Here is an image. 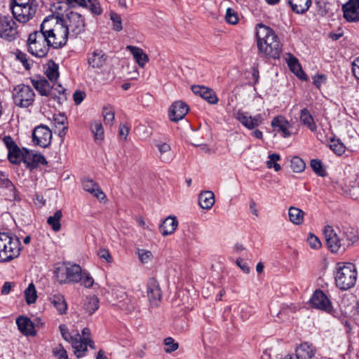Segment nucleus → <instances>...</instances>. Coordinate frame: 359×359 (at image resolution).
Segmentation results:
<instances>
[{
    "label": "nucleus",
    "instance_id": "nucleus-1",
    "mask_svg": "<svg viewBox=\"0 0 359 359\" xmlns=\"http://www.w3.org/2000/svg\"><path fill=\"white\" fill-rule=\"evenodd\" d=\"M256 29L259 53L266 57L279 58L282 48L278 37L274 31L263 24H258Z\"/></svg>",
    "mask_w": 359,
    "mask_h": 359
},
{
    "label": "nucleus",
    "instance_id": "nucleus-63",
    "mask_svg": "<svg viewBox=\"0 0 359 359\" xmlns=\"http://www.w3.org/2000/svg\"><path fill=\"white\" fill-rule=\"evenodd\" d=\"M269 160L266 162L267 167L271 168L273 164L280 159V156L277 154H272L269 156Z\"/></svg>",
    "mask_w": 359,
    "mask_h": 359
},
{
    "label": "nucleus",
    "instance_id": "nucleus-60",
    "mask_svg": "<svg viewBox=\"0 0 359 359\" xmlns=\"http://www.w3.org/2000/svg\"><path fill=\"white\" fill-rule=\"evenodd\" d=\"M66 3L71 7H83L87 8V3L86 0H66Z\"/></svg>",
    "mask_w": 359,
    "mask_h": 359
},
{
    "label": "nucleus",
    "instance_id": "nucleus-53",
    "mask_svg": "<svg viewBox=\"0 0 359 359\" xmlns=\"http://www.w3.org/2000/svg\"><path fill=\"white\" fill-rule=\"evenodd\" d=\"M110 17L113 22L114 29L117 32L121 31L123 28L121 16L116 13H111Z\"/></svg>",
    "mask_w": 359,
    "mask_h": 359
},
{
    "label": "nucleus",
    "instance_id": "nucleus-62",
    "mask_svg": "<svg viewBox=\"0 0 359 359\" xmlns=\"http://www.w3.org/2000/svg\"><path fill=\"white\" fill-rule=\"evenodd\" d=\"M59 328L63 339L67 341L71 342V337H72L70 336L67 326L65 325H60Z\"/></svg>",
    "mask_w": 359,
    "mask_h": 359
},
{
    "label": "nucleus",
    "instance_id": "nucleus-3",
    "mask_svg": "<svg viewBox=\"0 0 359 359\" xmlns=\"http://www.w3.org/2000/svg\"><path fill=\"white\" fill-rule=\"evenodd\" d=\"M334 275L335 285L341 290H347L354 287L358 278L357 268L351 262H338Z\"/></svg>",
    "mask_w": 359,
    "mask_h": 359
},
{
    "label": "nucleus",
    "instance_id": "nucleus-31",
    "mask_svg": "<svg viewBox=\"0 0 359 359\" xmlns=\"http://www.w3.org/2000/svg\"><path fill=\"white\" fill-rule=\"evenodd\" d=\"M127 49L130 50L136 62L141 67H144L149 62V57L142 49L133 46H128Z\"/></svg>",
    "mask_w": 359,
    "mask_h": 359
},
{
    "label": "nucleus",
    "instance_id": "nucleus-48",
    "mask_svg": "<svg viewBox=\"0 0 359 359\" xmlns=\"http://www.w3.org/2000/svg\"><path fill=\"white\" fill-rule=\"evenodd\" d=\"M102 115L105 124L111 126L113 124L115 113L110 106H105L102 108Z\"/></svg>",
    "mask_w": 359,
    "mask_h": 359
},
{
    "label": "nucleus",
    "instance_id": "nucleus-32",
    "mask_svg": "<svg viewBox=\"0 0 359 359\" xmlns=\"http://www.w3.org/2000/svg\"><path fill=\"white\" fill-rule=\"evenodd\" d=\"M155 146L158 148L160 153L159 158L162 162L170 163L173 158L170 144L165 142H158Z\"/></svg>",
    "mask_w": 359,
    "mask_h": 359
},
{
    "label": "nucleus",
    "instance_id": "nucleus-12",
    "mask_svg": "<svg viewBox=\"0 0 359 359\" xmlns=\"http://www.w3.org/2000/svg\"><path fill=\"white\" fill-rule=\"evenodd\" d=\"M310 304L313 308L330 313L332 305L327 296L320 290H317L310 299Z\"/></svg>",
    "mask_w": 359,
    "mask_h": 359
},
{
    "label": "nucleus",
    "instance_id": "nucleus-39",
    "mask_svg": "<svg viewBox=\"0 0 359 359\" xmlns=\"http://www.w3.org/2000/svg\"><path fill=\"white\" fill-rule=\"evenodd\" d=\"M90 130L94 135V139L96 142H101L104 139V129L102 123L100 121L95 120L91 123Z\"/></svg>",
    "mask_w": 359,
    "mask_h": 359
},
{
    "label": "nucleus",
    "instance_id": "nucleus-10",
    "mask_svg": "<svg viewBox=\"0 0 359 359\" xmlns=\"http://www.w3.org/2000/svg\"><path fill=\"white\" fill-rule=\"evenodd\" d=\"M323 234L326 245L332 253L342 252L340 229L327 225L324 227Z\"/></svg>",
    "mask_w": 359,
    "mask_h": 359
},
{
    "label": "nucleus",
    "instance_id": "nucleus-54",
    "mask_svg": "<svg viewBox=\"0 0 359 359\" xmlns=\"http://www.w3.org/2000/svg\"><path fill=\"white\" fill-rule=\"evenodd\" d=\"M137 255L140 260L143 264L147 263L152 257L151 252L144 249H139L137 250Z\"/></svg>",
    "mask_w": 359,
    "mask_h": 359
},
{
    "label": "nucleus",
    "instance_id": "nucleus-13",
    "mask_svg": "<svg viewBox=\"0 0 359 359\" xmlns=\"http://www.w3.org/2000/svg\"><path fill=\"white\" fill-rule=\"evenodd\" d=\"M147 293L150 305L157 307L162 298V292L158 282L154 278L149 279L147 285Z\"/></svg>",
    "mask_w": 359,
    "mask_h": 359
},
{
    "label": "nucleus",
    "instance_id": "nucleus-47",
    "mask_svg": "<svg viewBox=\"0 0 359 359\" xmlns=\"http://www.w3.org/2000/svg\"><path fill=\"white\" fill-rule=\"evenodd\" d=\"M310 164L313 172L318 176L325 177L327 175L326 170L320 160L312 159Z\"/></svg>",
    "mask_w": 359,
    "mask_h": 359
},
{
    "label": "nucleus",
    "instance_id": "nucleus-59",
    "mask_svg": "<svg viewBox=\"0 0 359 359\" xmlns=\"http://www.w3.org/2000/svg\"><path fill=\"white\" fill-rule=\"evenodd\" d=\"M86 97V93L82 90H76L73 94L74 101L76 105L80 104Z\"/></svg>",
    "mask_w": 359,
    "mask_h": 359
},
{
    "label": "nucleus",
    "instance_id": "nucleus-52",
    "mask_svg": "<svg viewBox=\"0 0 359 359\" xmlns=\"http://www.w3.org/2000/svg\"><path fill=\"white\" fill-rule=\"evenodd\" d=\"M164 344L167 346V348H165L166 353L175 351L179 347L178 344L175 342V340L172 337L165 338L164 339Z\"/></svg>",
    "mask_w": 359,
    "mask_h": 359
},
{
    "label": "nucleus",
    "instance_id": "nucleus-26",
    "mask_svg": "<svg viewBox=\"0 0 359 359\" xmlns=\"http://www.w3.org/2000/svg\"><path fill=\"white\" fill-rule=\"evenodd\" d=\"M83 188L86 191L89 192L98 200L102 201L106 198L104 193L101 190L98 184L90 179H86L82 182Z\"/></svg>",
    "mask_w": 359,
    "mask_h": 359
},
{
    "label": "nucleus",
    "instance_id": "nucleus-61",
    "mask_svg": "<svg viewBox=\"0 0 359 359\" xmlns=\"http://www.w3.org/2000/svg\"><path fill=\"white\" fill-rule=\"evenodd\" d=\"M97 255L100 258L104 259L108 263L112 261L109 252L106 249H100L97 252Z\"/></svg>",
    "mask_w": 359,
    "mask_h": 359
},
{
    "label": "nucleus",
    "instance_id": "nucleus-36",
    "mask_svg": "<svg viewBox=\"0 0 359 359\" xmlns=\"http://www.w3.org/2000/svg\"><path fill=\"white\" fill-rule=\"evenodd\" d=\"M67 117L62 114L54 116L53 124L55 127V133H57L60 137H64L67 131Z\"/></svg>",
    "mask_w": 359,
    "mask_h": 359
},
{
    "label": "nucleus",
    "instance_id": "nucleus-58",
    "mask_svg": "<svg viewBox=\"0 0 359 359\" xmlns=\"http://www.w3.org/2000/svg\"><path fill=\"white\" fill-rule=\"evenodd\" d=\"M3 140L6 148L8 149V151L12 150V151L13 152L14 150L17 149L18 145L15 144V142L13 141V138L11 136H5Z\"/></svg>",
    "mask_w": 359,
    "mask_h": 359
},
{
    "label": "nucleus",
    "instance_id": "nucleus-18",
    "mask_svg": "<svg viewBox=\"0 0 359 359\" xmlns=\"http://www.w3.org/2000/svg\"><path fill=\"white\" fill-rule=\"evenodd\" d=\"M342 11L344 18L348 22L359 20V0H349L343 5Z\"/></svg>",
    "mask_w": 359,
    "mask_h": 359
},
{
    "label": "nucleus",
    "instance_id": "nucleus-9",
    "mask_svg": "<svg viewBox=\"0 0 359 359\" xmlns=\"http://www.w3.org/2000/svg\"><path fill=\"white\" fill-rule=\"evenodd\" d=\"M65 25L70 32V36L76 37L85 29V21L83 16L76 12L71 11L66 14L65 18H62Z\"/></svg>",
    "mask_w": 359,
    "mask_h": 359
},
{
    "label": "nucleus",
    "instance_id": "nucleus-55",
    "mask_svg": "<svg viewBox=\"0 0 359 359\" xmlns=\"http://www.w3.org/2000/svg\"><path fill=\"white\" fill-rule=\"evenodd\" d=\"M307 241L313 249H318L321 247V242L320 239L313 233H310L309 235Z\"/></svg>",
    "mask_w": 359,
    "mask_h": 359
},
{
    "label": "nucleus",
    "instance_id": "nucleus-4",
    "mask_svg": "<svg viewBox=\"0 0 359 359\" xmlns=\"http://www.w3.org/2000/svg\"><path fill=\"white\" fill-rule=\"evenodd\" d=\"M27 50L36 57H43L47 55L51 43L45 30L40 26V30L31 33L27 41Z\"/></svg>",
    "mask_w": 359,
    "mask_h": 359
},
{
    "label": "nucleus",
    "instance_id": "nucleus-15",
    "mask_svg": "<svg viewBox=\"0 0 359 359\" xmlns=\"http://www.w3.org/2000/svg\"><path fill=\"white\" fill-rule=\"evenodd\" d=\"M189 106L181 100L172 104L169 109V118L171 121L177 122L182 120L188 113Z\"/></svg>",
    "mask_w": 359,
    "mask_h": 359
},
{
    "label": "nucleus",
    "instance_id": "nucleus-34",
    "mask_svg": "<svg viewBox=\"0 0 359 359\" xmlns=\"http://www.w3.org/2000/svg\"><path fill=\"white\" fill-rule=\"evenodd\" d=\"M288 4L293 12L303 14L311 5V0H288Z\"/></svg>",
    "mask_w": 359,
    "mask_h": 359
},
{
    "label": "nucleus",
    "instance_id": "nucleus-8",
    "mask_svg": "<svg viewBox=\"0 0 359 359\" xmlns=\"http://www.w3.org/2000/svg\"><path fill=\"white\" fill-rule=\"evenodd\" d=\"M18 25L13 16L0 14V37L13 41L18 37Z\"/></svg>",
    "mask_w": 359,
    "mask_h": 359
},
{
    "label": "nucleus",
    "instance_id": "nucleus-57",
    "mask_svg": "<svg viewBox=\"0 0 359 359\" xmlns=\"http://www.w3.org/2000/svg\"><path fill=\"white\" fill-rule=\"evenodd\" d=\"M53 354L57 359H68L66 350L60 344L53 349Z\"/></svg>",
    "mask_w": 359,
    "mask_h": 359
},
{
    "label": "nucleus",
    "instance_id": "nucleus-49",
    "mask_svg": "<svg viewBox=\"0 0 359 359\" xmlns=\"http://www.w3.org/2000/svg\"><path fill=\"white\" fill-rule=\"evenodd\" d=\"M305 166V163L301 158L294 156L292 158L290 167L293 172H301L304 170Z\"/></svg>",
    "mask_w": 359,
    "mask_h": 359
},
{
    "label": "nucleus",
    "instance_id": "nucleus-14",
    "mask_svg": "<svg viewBox=\"0 0 359 359\" xmlns=\"http://www.w3.org/2000/svg\"><path fill=\"white\" fill-rule=\"evenodd\" d=\"M340 238L341 241L342 252L352 246L359 240L358 231L351 226H342L340 229Z\"/></svg>",
    "mask_w": 359,
    "mask_h": 359
},
{
    "label": "nucleus",
    "instance_id": "nucleus-46",
    "mask_svg": "<svg viewBox=\"0 0 359 359\" xmlns=\"http://www.w3.org/2000/svg\"><path fill=\"white\" fill-rule=\"evenodd\" d=\"M329 147L338 156L342 155L346 150L344 144L339 139H332Z\"/></svg>",
    "mask_w": 359,
    "mask_h": 359
},
{
    "label": "nucleus",
    "instance_id": "nucleus-35",
    "mask_svg": "<svg viewBox=\"0 0 359 359\" xmlns=\"http://www.w3.org/2000/svg\"><path fill=\"white\" fill-rule=\"evenodd\" d=\"M215 203V195L212 191H205L198 196V204L203 209H210Z\"/></svg>",
    "mask_w": 359,
    "mask_h": 359
},
{
    "label": "nucleus",
    "instance_id": "nucleus-24",
    "mask_svg": "<svg viewBox=\"0 0 359 359\" xmlns=\"http://www.w3.org/2000/svg\"><path fill=\"white\" fill-rule=\"evenodd\" d=\"M0 187L8 191V195L11 201H20L18 191L13 182L8 178L4 172L0 171Z\"/></svg>",
    "mask_w": 359,
    "mask_h": 359
},
{
    "label": "nucleus",
    "instance_id": "nucleus-43",
    "mask_svg": "<svg viewBox=\"0 0 359 359\" xmlns=\"http://www.w3.org/2000/svg\"><path fill=\"white\" fill-rule=\"evenodd\" d=\"M32 6H38V3L36 0H10V9L11 11H14L15 8H25Z\"/></svg>",
    "mask_w": 359,
    "mask_h": 359
},
{
    "label": "nucleus",
    "instance_id": "nucleus-28",
    "mask_svg": "<svg viewBox=\"0 0 359 359\" xmlns=\"http://www.w3.org/2000/svg\"><path fill=\"white\" fill-rule=\"evenodd\" d=\"M19 330L25 335H34V327L31 320L25 316H19L16 319Z\"/></svg>",
    "mask_w": 359,
    "mask_h": 359
},
{
    "label": "nucleus",
    "instance_id": "nucleus-16",
    "mask_svg": "<svg viewBox=\"0 0 359 359\" xmlns=\"http://www.w3.org/2000/svg\"><path fill=\"white\" fill-rule=\"evenodd\" d=\"M38 6H32L20 8H15L14 11H12L13 18L21 23H26L30 20L34 18L36 15Z\"/></svg>",
    "mask_w": 359,
    "mask_h": 359
},
{
    "label": "nucleus",
    "instance_id": "nucleus-29",
    "mask_svg": "<svg viewBox=\"0 0 359 359\" xmlns=\"http://www.w3.org/2000/svg\"><path fill=\"white\" fill-rule=\"evenodd\" d=\"M316 353V350L311 344L308 343L301 344L295 350L297 359H311Z\"/></svg>",
    "mask_w": 359,
    "mask_h": 359
},
{
    "label": "nucleus",
    "instance_id": "nucleus-42",
    "mask_svg": "<svg viewBox=\"0 0 359 359\" xmlns=\"http://www.w3.org/2000/svg\"><path fill=\"white\" fill-rule=\"evenodd\" d=\"M58 65L53 61H50L45 72L46 76L51 81H57L59 76Z\"/></svg>",
    "mask_w": 359,
    "mask_h": 359
},
{
    "label": "nucleus",
    "instance_id": "nucleus-27",
    "mask_svg": "<svg viewBox=\"0 0 359 359\" xmlns=\"http://www.w3.org/2000/svg\"><path fill=\"white\" fill-rule=\"evenodd\" d=\"M271 126L278 131L283 133L284 137L290 136L291 133L289 128L291 127L290 122L283 116H278L274 117L271 121Z\"/></svg>",
    "mask_w": 359,
    "mask_h": 359
},
{
    "label": "nucleus",
    "instance_id": "nucleus-19",
    "mask_svg": "<svg viewBox=\"0 0 359 359\" xmlns=\"http://www.w3.org/2000/svg\"><path fill=\"white\" fill-rule=\"evenodd\" d=\"M107 56L100 49H95L89 52L87 56V61L89 67L93 69H100L106 63Z\"/></svg>",
    "mask_w": 359,
    "mask_h": 359
},
{
    "label": "nucleus",
    "instance_id": "nucleus-33",
    "mask_svg": "<svg viewBox=\"0 0 359 359\" xmlns=\"http://www.w3.org/2000/svg\"><path fill=\"white\" fill-rule=\"evenodd\" d=\"M299 121L301 123L307 127L311 131L314 132L317 129L314 118L306 108H303L300 111Z\"/></svg>",
    "mask_w": 359,
    "mask_h": 359
},
{
    "label": "nucleus",
    "instance_id": "nucleus-37",
    "mask_svg": "<svg viewBox=\"0 0 359 359\" xmlns=\"http://www.w3.org/2000/svg\"><path fill=\"white\" fill-rule=\"evenodd\" d=\"M83 309L89 315H92L99 308V299L93 295L87 297L83 303Z\"/></svg>",
    "mask_w": 359,
    "mask_h": 359
},
{
    "label": "nucleus",
    "instance_id": "nucleus-51",
    "mask_svg": "<svg viewBox=\"0 0 359 359\" xmlns=\"http://www.w3.org/2000/svg\"><path fill=\"white\" fill-rule=\"evenodd\" d=\"M79 283L86 287H90L93 285L94 280L88 272L82 271Z\"/></svg>",
    "mask_w": 359,
    "mask_h": 359
},
{
    "label": "nucleus",
    "instance_id": "nucleus-5",
    "mask_svg": "<svg viewBox=\"0 0 359 359\" xmlns=\"http://www.w3.org/2000/svg\"><path fill=\"white\" fill-rule=\"evenodd\" d=\"M20 250L18 237L9 233H0V262H8L18 257Z\"/></svg>",
    "mask_w": 359,
    "mask_h": 359
},
{
    "label": "nucleus",
    "instance_id": "nucleus-56",
    "mask_svg": "<svg viewBox=\"0 0 359 359\" xmlns=\"http://www.w3.org/2000/svg\"><path fill=\"white\" fill-rule=\"evenodd\" d=\"M225 18L226 20L231 25L236 24L238 20L236 13L230 8L226 9Z\"/></svg>",
    "mask_w": 359,
    "mask_h": 359
},
{
    "label": "nucleus",
    "instance_id": "nucleus-44",
    "mask_svg": "<svg viewBox=\"0 0 359 359\" xmlns=\"http://www.w3.org/2000/svg\"><path fill=\"white\" fill-rule=\"evenodd\" d=\"M25 297L28 304H32L36 302L37 295L34 283H31L25 290Z\"/></svg>",
    "mask_w": 359,
    "mask_h": 359
},
{
    "label": "nucleus",
    "instance_id": "nucleus-64",
    "mask_svg": "<svg viewBox=\"0 0 359 359\" xmlns=\"http://www.w3.org/2000/svg\"><path fill=\"white\" fill-rule=\"evenodd\" d=\"M352 71L355 77L359 80V57L354 60L353 62Z\"/></svg>",
    "mask_w": 359,
    "mask_h": 359
},
{
    "label": "nucleus",
    "instance_id": "nucleus-41",
    "mask_svg": "<svg viewBox=\"0 0 359 359\" xmlns=\"http://www.w3.org/2000/svg\"><path fill=\"white\" fill-rule=\"evenodd\" d=\"M290 69L299 79H303L304 73L298 60L294 57H290L287 62Z\"/></svg>",
    "mask_w": 359,
    "mask_h": 359
},
{
    "label": "nucleus",
    "instance_id": "nucleus-50",
    "mask_svg": "<svg viewBox=\"0 0 359 359\" xmlns=\"http://www.w3.org/2000/svg\"><path fill=\"white\" fill-rule=\"evenodd\" d=\"M87 7H89L90 11L95 15H100L102 10L98 0H87Z\"/></svg>",
    "mask_w": 359,
    "mask_h": 359
},
{
    "label": "nucleus",
    "instance_id": "nucleus-21",
    "mask_svg": "<svg viewBox=\"0 0 359 359\" xmlns=\"http://www.w3.org/2000/svg\"><path fill=\"white\" fill-rule=\"evenodd\" d=\"M31 82L41 95L51 97H55V94L53 93V86H50L49 82L45 78L32 79Z\"/></svg>",
    "mask_w": 359,
    "mask_h": 359
},
{
    "label": "nucleus",
    "instance_id": "nucleus-38",
    "mask_svg": "<svg viewBox=\"0 0 359 359\" xmlns=\"http://www.w3.org/2000/svg\"><path fill=\"white\" fill-rule=\"evenodd\" d=\"M304 212L301 209L291 206L288 210L289 219L296 225L301 224L304 220Z\"/></svg>",
    "mask_w": 359,
    "mask_h": 359
},
{
    "label": "nucleus",
    "instance_id": "nucleus-11",
    "mask_svg": "<svg viewBox=\"0 0 359 359\" xmlns=\"http://www.w3.org/2000/svg\"><path fill=\"white\" fill-rule=\"evenodd\" d=\"M52 140V132L45 125L36 126L32 132V140L34 144L43 148L48 147Z\"/></svg>",
    "mask_w": 359,
    "mask_h": 359
},
{
    "label": "nucleus",
    "instance_id": "nucleus-30",
    "mask_svg": "<svg viewBox=\"0 0 359 359\" xmlns=\"http://www.w3.org/2000/svg\"><path fill=\"white\" fill-rule=\"evenodd\" d=\"M178 225L175 217H168L160 226L159 229L163 236H168L173 233Z\"/></svg>",
    "mask_w": 359,
    "mask_h": 359
},
{
    "label": "nucleus",
    "instance_id": "nucleus-23",
    "mask_svg": "<svg viewBox=\"0 0 359 359\" xmlns=\"http://www.w3.org/2000/svg\"><path fill=\"white\" fill-rule=\"evenodd\" d=\"M89 342H93L90 338L84 337V339H81L79 334H76L74 337H71V343L77 358L84 356L85 353L87 351L88 343Z\"/></svg>",
    "mask_w": 359,
    "mask_h": 359
},
{
    "label": "nucleus",
    "instance_id": "nucleus-6",
    "mask_svg": "<svg viewBox=\"0 0 359 359\" xmlns=\"http://www.w3.org/2000/svg\"><path fill=\"white\" fill-rule=\"evenodd\" d=\"M82 269L78 264H62L55 270V277L60 284L79 283Z\"/></svg>",
    "mask_w": 359,
    "mask_h": 359
},
{
    "label": "nucleus",
    "instance_id": "nucleus-45",
    "mask_svg": "<svg viewBox=\"0 0 359 359\" xmlns=\"http://www.w3.org/2000/svg\"><path fill=\"white\" fill-rule=\"evenodd\" d=\"M24 154L20 149L17 147L13 152L12 150L8 151V158L11 163L18 164L24 161Z\"/></svg>",
    "mask_w": 359,
    "mask_h": 359
},
{
    "label": "nucleus",
    "instance_id": "nucleus-25",
    "mask_svg": "<svg viewBox=\"0 0 359 359\" xmlns=\"http://www.w3.org/2000/svg\"><path fill=\"white\" fill-rule=\"evenodd\" d=\"M49 302L60 315L65 314L67 311V304L65 296L59 292L50 294L48 297Z\"/></svg>",
    "mask_w": 359,
    "mask_h": 359
},
{
    "label": "nucleus",
    "instance_id": "nucleus-2",
    "mask_svg": "<svg viewBox=\"0 0 359 359\" xmlns=\"http://www.w3.org/2000/svg\"><path fill=\"white\" fill-rule=\"evenodd\" d=\"M41 24L45 33L50 39L51 47L57 49L65 46L70 32L61 17L58 15H50L43 20Z\"/></svg>",
    "mask_w": 359,
    "mask_h": 359
},
{
    "label": "nucleus",
    "instance_id": "nucleus-17",
    "mask_svg": "<svg viewBox=\"0 0 359 359\" xmlns=\"http://www.w3.org/2000/svg\"><path fill=\"white\" fill-rule=\"evenodd\" d=\"M236 118L241 123L245 128L252 130L259 126L262 123L263 118L261 114H257L255 116H249L248 113L243 112L241 110L238 111Z\"/></svg>",
    "mask_w": 359,
    "mask_h": 359
},
{
    "label": "nucleus",
    "instance_id": "nucleus-7",
    "mask_svg": "<svg viewBox=\"0 0 359 359\" xmlns=\"http://www.w3.org/2000/svg\"><path fill=\"white\" fill-rule=\"evenodd\" d=\"M12 97L17 107L27 108L33 104L35 93L30 86L19 84L13 88Z\"/></svg>",
    "mask_w": 359,
    "mask_h": 359
},
{
    "label": "nucleus",
    "instance_id": "nucleus-22",
    "mask_svg": "<svg viewBox=\"0 0 359 359\" xmlns=\"http://www.w3.org/2000/svg\"><path fill=\"white\" fill-rule=\"evenodd\" d=\"M23 163L29 169L37 168L39 165H46L48 163L46 158L41 154H34L26 150L24 154Z\"/></svg>",
    "mask_w": 359,
    "mask_h": 359
},
{
    "label": "nucleus",
    "instance_id": "nucleus-20",
    "mask_svg": "<svg viewBox=\"0 0 359 359\" xmlns=\"http://www.w3.org/2000/svg\"><path fill=\"white\" fill-rule=\"evenodd\" d=\"M191 90L195 95L200 96L209 104H215L219 101L216 93L212 88L203 86H193Z\"/></svg>",
    "mask_w": 359,
    "mask_h": 359
},
{
    "label": "nucleus",
    "instance_id": "nucleus-40",
    "mask_svg": "<svg viewBox=\"0 0 359 359\" xmlns=\"http://www.w3.org/2000/svg\"><path fill=\"white\" fill-rule=\"evenodd\" d=\"M62 217L61 210H57L53 216H50L47 219V223L51 226L55 232H57L61 229L60 220Z\"/></svg>",
    "mask_w": 359,
    "mask_h": 359
}]
</instances>
